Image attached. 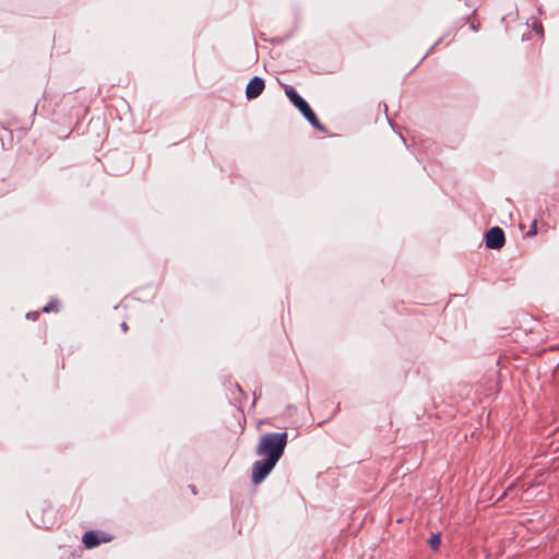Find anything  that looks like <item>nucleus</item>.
Returning <instances> with one entry per match:
<instances>
[{"label":"nucleus","mask_w":559,"mask_h":559,"mask_svg":"<svg viewBox=\"0 0 559 559\" xmlns=\"http://www.w3.org/2000/svg\"><path fill=\"white\" fill-rule=\"evenodd\" d=\"M287 438L286 432H267L261 436L257 454L265 459L253 463L251 477L254 484L263 481L275 467L284 453Z\"/></svg>","instance_id":"nucleus-1"},{"label":"nucleus","mask_w":559,"mask_h":559,"mask_svg":"<svg viewBox=\"0 0 559 559\" xmlns=\"http://www.w3.org/2000/svg\"><path fill=\"white\" fill-rule=\"evenodd\" d=\"M486 247L489 249H500L506 242L502 228L495 226L490 228L485 236Z\"/></svg>","instance_id":"nucleus-2"},{"label":"nucleus","mask_w":559,"mask_h":559,"mask_svg":"<svg viewBox=\"0 0 559 559\" xmlns=\"http://www.w3.org/2000/svg\"><path fill=\"white\" fill-rule=\"evenodd\" d=\"M111 536L98 531H88L83 535L82 542L88 549L99 546L102 543H108Z\"/></svg>","instance_id":"nucleus-3"},{"label":"nucleus","mask_w":559,"mask_h":559,"mask_svg":"<svg viewBox=\"0 0 559 559\" xmlns=\"http://www.w3.org/2000/svg\"><path fill=\"white\" fill-rule=\"evenodd\" d=\"M264 81L260 76H254L250 80L246 87V96L248 99H254L260 96L264 90Z\"/></svg>","instance_id":"nucleus-4"},{"label":"nucleus","mask_w":559,"mask_h":559,"mask_svg":"<svg viewBox=\"0 0 559 559\" xmlns=\"http://www.w3.org/2000/svg\"><path fill=\"white\" fill-rule=\"evenodd\" d=\"M285 94L300 112L309 106L308 103L300 95H298L293 86L286 85Z\"/></svg>","instance_id":"nucleus-5"},{"label":"nucleus","mask_w":559,"mask_h":559,"mask_svg":"<svg viewBox=\"0 0 559 559\" xmlns=\"http://www.w3.org/2000/svg\"><path fill=\"white\" fill-rule=\"evenodd\" d=\"M304 117L307 119V121L317 129H322V126L320 123V120L316 116V114L312 111L310 106H308L305 110L301 111Z\"/></svg>","instance_id":"nucleus-6"},{"label":"nucleus","mask_w":559,"mask_h":559,"mask_svg":"<svg viewBox=\"0 0 559 559\" xmlns=\"http://www.w3.org/2000/svg\"><path fill=\"white\" fill-rule=\"evenodd\" d=\"M440 543H441V536L440 534H432L431 537L429 538L428 540V544L429 546L432 548V549H438L439 546H440Z\"/></svg>","instance_id":"nucleus-7"},{"label":"nucleus","mask_w":559,"mask_h":559,"mask_svg":"<svg viewBox=\"0 0 559 559\" xmlns=\"http://www.w3.org/2000/svg\"><path fill=\"white\" fill-rule=\"evenodd\" d=\"M536 225H537V223H536V221H534L532 226H531V229L527 231V236H534V235L537 234Z\"/></svg>","instance_id":"nucleus-8"},{"label":"nucleus","mask_w":559,"mask_h":559,"mask_svg":"<svg viewBox=\"0 0 559 559\" xmlns=\"http://www.w3.org/2000/svg\"><path fill=\"white\" fill-rule=\"evenodd\" d=\"M56 307H57V304L51 302L50 305L45 306V307L43 308V311H44V312H49V311H51L52 309H55Z\"/></svg>","instance_id":"nucleus-9"},{"label":"nucleus","mask_w":559,"mask_h":559,"mask_svg":"<svg viewBox=\"0 0 559 559\" xmlns=\"http://www.w3.org/2000/svg\"><path fill=\"white\" fill-rule=\"evenodd\" d=\"M36 316H37V313H28V314H27V318H33V319H35V318H36Z\"/></svg>","instance_id":"nucleus-10"},{"label":"nucleus","mask_w":559,"mask_h":559,"mask_svg":"<svg viewBox=\"0 0 559 559\" xmlns=\"http://www.w3.org/2000/svg\"><path fill=\"white\" fill-rule=\"evenodd\" d=\"M121 326H122V330H123L124 332L128 330V325H127V323H126V322H123Z\"/></svg>","instance_id":"nucleus-11"}]
</instances>
